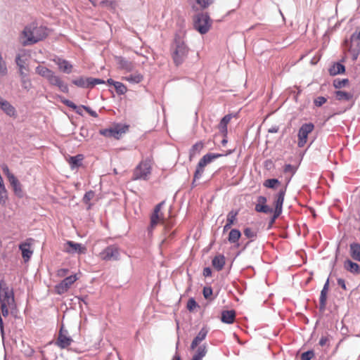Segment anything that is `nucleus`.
<instances>
[{"label":"nucleus","instance_id":"de8ad7c7","mask_svg":"<svg viewBox=\"0 0 360 360\" xmlns=\"http://www.w3.org/2000/svg\"><path fill=\"white\" fill-rule=\"evenodd\" d=\"M203 296L207 300H212V289L210 287H205L203 288Z\"/></svg>","mask_w":360,"mask_h":360},{"label":"nucleus","instance_id":"0e129e2a","mask_svg":"<svg viewBox=\"0 0 360 360\" xmlns=\"http://www.w3.org/2000/svg\"><path fill=\"white\" fill-rule=\"evenodd\" d=\"M338 284L340 285L342 289L346 290V284L345 281L342 278H338Z\"/></svg>","mask_w":360,"mask_h":360},{"label":"nucleus","instance_id":"423d86ee","mask_svg":"<svg viewBox=\"0 0 360 360\" xmlns=\"http://www.w3.org/2000/svg\"><path fill=\"white\" fill-rule=\"evenodd\" d=\"M129 130V125L117 124L113 127L108 129H102L99 130V134L107 138H114L120 139L122 134Z\"/></svg>","mask_w":360,"mask_h":360},{"label":"nucleus","instance_id":"58836bf2","mask_svg":"<svg viewBox=\"0 0 360 360\" xmlns=\"http://www.w3.org/2000/svg\"><path fill=\"white\" fill-rule=\"evenodd\" d=\"M115 88L116 92L120 95H123L127 91V86L120 82H117L115 84Z\"/></svg>","mask_w":360,"mask_h":360},{"label":"nucleus","instance_id":"5701e85b","mask_svg":"<svg viewBox=\"0 0 360 360\" xmlns=\"http://www.w3.org/2000/svg\"><path fill=\"white\" fill-rule=\"evenodd\" d=\"M122 80L129 82L132 84H138L140 83L143 79V76L141 73L136 72L133 74L122 77Z\"/></svg>","mask_w":360,"mask_h":360},{"label":"nucleus","instance_id":"e2e57ef3","mask_svg":"<svg viewBox=\"0 0 360 360\" xmlns=\"http://www.w3.org/2000/svg\"><path fill=\"white\" fill-rule=\"evenodd\" d=\"M212 275V270L210 267H206L203 269V276L205 277L210 276Z\"/></svg>","mask_w":360,"mask_h":360},{"label":"nucleus","instance_id":"680f3d73","mask_svg":"<svg viewBox=\"0 0 360 360\" xmlns=\"http://www.w3.org/2000/svg\"><path fill=\"white\" fill-rule=\"evenodd\" d=\"M284 172L285 173H288V172L293 173L294 172V167L291 165H290V164L285 165V167H284Z\"/></svg>","mask_w":360,"mask_h":360},{"label":"nucleus","instance_id":"338daca9","mask_svg":"<svg viewBox=\"0 0 360 360\" xmlns=\"http://www.w3.org/2000/svg\"><path fill=\"white\" fill-rule=\"evenodd\" d=\"M231 226H232V225H231V224H229L228 223H226V224L224 226L223 232L225 233L226 231L229 230Z\"/></svg>","mask_w":360,"mask_h":360},{"label":"nucleus","instance_id":"3c124183","mask_svg":"<svg viewBox=\"0 0 360 360\" xmlns=\"http://www.w3.org/2000/svg\"><path fill=\"white\" fill-rule=\"evenodd\" d=\"M243 232L244 235L248 238H254L255 237H256V233L253 231L250 228H245Z\"/></svg>","mask_w":360,"mask_h":360},{"label":"nucleus","instance_id":"37998d69","mask_svg":"<svg viewBox=\"0 0 360 360\" xmlns=\"http://www.w3.org/2000/svg\"><path fill=\"white\" fill-rule=\"evenodd\" d=\"M7 73V68L5 62L3 60L0 54V78L5 76Z\"/></svg>","mask_w":360,"mask_h":360},{"label":"nucleus","instance_id":"ddd939ff","mask_svg":"<svg viewBox=\"0 0 360 360\" xmlns=\"http://www.w3.org/2000/svg\"><path fill=\"white\" fill-rule=\"evenodd\" d=\"M47 81L51 85L57 86L58 89L62 92L68 93L69 89L68 85L62 80L59 76L56 75L54 72L52 75H51Z\"/></svg>","mask_w":360,"mask_h":360},{"label":"nucleus","instance_id":"a211bd4d","mask_svg":"<svg viewBox=\"0 0 360 360\" xmlns=\"http://www.w3.org/2000/svg\"><path fill=\"white\" fill-rule=\"evenodd\" d=\"M53 61L58 66V69L63 72L67 74L72 72L73 66L69 61L60 58H57Z\"/></svg>","mask_w":360,"mask_h":360},{"label":"nucleus","instance_id":"79ce46f5","mask_svg":"<svg viewBox=\"0 0 360 360\" xmlns=\"http://www.w3.org/2000/svg\"><path fill=\"white\" fill-rule=\"evenodd\" d=\"M195 1L202 9H205V8H207L214 1V0H195Z\"/></svg>","mask_w":360,"mask_h":360},{"label":"nucleus","instance_id":"5fc2aeb1","mask_svg":"<svg viewBox=\"0 0 360 360\" xmlns=\"http://www.w3.org/2000/svg\"><path fill=\"white\" fill-rule=\"evenodd\" d=\"M94 193L93 191H89L86 193V194L84 196V202L85 203H89V202L94 198Z\"/></svg>","mask_w":360,"mask_h":360},{"label":"nucleus","instance_id":"7c9ffc66","mask_svg":"<svg viewBox=\"0 0 360 360\" xmlns=\"http://www.w3.org/2000/svg\"><path fill=\"white\" fill-rule=\"evenodd\" d=\"M207 347L205 345L198 347L191 360H202L207 354Z\"/></svg>","mask_w":360,"mask_h":360},{"label":"nucleus","instance_id":"39448f33","mask_svg":"<svg viewBox=\"0 0 360 360\" xmlns=\"http://www.w3.org/2000/svg\"><path fill=\"white\" fill-rule=\"evenodd\" d=\"M212 21L207 13L197 14L193 18L194 28L201 34L209 32L212 27Z\"/></svg>","mask_w":360,"mask_h":360},{"label":"nucleus","instance_id":"20e7f679","mask_svg":"<svg viewBox=\"0 0 360 360\" xmlns=\"http://www.w3.org/2000/svg\"><path fill=\"white\" fill-rule=\"evenodd\" d=\"M188 52V49L186 44L181 39H176L174 41V48L172 52V58L176 65H181L186 59Z\"/></svg>","mask_w":360,"mask_h":360},{"label":"nucleus","instance_id":"2f4dec72","mask_svg":"<svg viewBox=\"0 0 360 360\" xmlns=\"http://www.w3.org/2000/svg\"><path fill=\"white\" fill-rule=\"evenodd\" d=\"M72 84L79 87L89 88L90 87L89 77L85 78L83 77H80L72 80Z\"/></svg>","mask_w":360,"mask_h":360},{"label":"nucleus","instance_id":"2eb2a0df","mask_svg":"<svg viewBox=\"0 0 360 360\" xmlns=\"http://www.w3.org/2000/svg\"><path fill=\"white\" fill-rule=\"evenodd\" d=\"M31 241L32 239H27L25 242L21 243L19 245V249L22 252V257L25 262H28L33 253V251L31 250Z\"/></svg>","mask_w":360,"mask_h":360},{"label":"nucleus","instance_id":"69168bd1","mask_svg":"<svg viewBox=\"0 0 360 360\" xmlns=\"http://www.w3.org/2000/svg\"><path fill=\"white\" fill-rule=\"evenodd\" d=\"M278 126H272L271 128L268 129V131L269 133H277L278 131Z\"/></svg>","mask_w":360,"mask_h":360},{"label":"nucleus","instance_id":"f3484780","mask_svg":"<svg viewBox=\"0 0 360 360\" xmlns=\"http://www.w3.org/2000/svg\"><path fill=\"white\" fill-rule=\"evenodd\" d=\"M207 333L208 329L206 327L202 328L201 330L198 333V335L192 341L190 346V349L194 350L195 349H196L197 347L200 344V342H202L206 338Z\"/></svg>","mask_w":360,"mask_h":360},{"label":"nucleus","instance_id":"72a5a7b5","mask_svg":"<svg viewBox=\"0 0 360 360\" xmlns=\"http://www.w3.org/2000/svg\"><path fill=\"white\" fill-rule=\"evenodd\" d=\"M241 237V233L238 229H233L229 232L228 240L231 243H237Z\"/></svg>","mask_w":360,"mask_h":360},{"label":"nucleus","instance_id":"b1692460","mask_svg":"<svg viewBox=\"0 0 360 360\" xmlns=\"http://www.w3.org/2000/svg\"><path fill=\"white\" fill-rule=\"evenodd\" d=\"M10 184L11 185L13 191L15 195H17L19 197L22 196V186L20 183V181L18 180V179L15 176H11V179L8 180Z\"/></svg>","mask_w":360,"mask_h":360},{"label":"nucleus","instance_id":"774afa93","mask_svg":"<svg viewBox=\"0 0 360 360\" xmlns=\"http://www.w3.org/2000/svg\"><path fill=\"white\" fill-rule=\"evenodd\" d=\"M117 82L114 81L113 79H108L107 80V83L110 84V85H113L115 86V84Z\"/></svg>","mask_w":360,"mask_h":360},{"label":"nucleus","instance_id":"a18cd8bd","mask_svg":"<svg viewBox=\"0 0 360 360\" xmlns=\"http://www.w3.org/2000/svg\"><path fill=\"white\" fill-rule=\"evenodd\" d=\"M187 309L193 311L195 308L199 307L198 304L193 298H190L187 302Z\"/></svg>","mask_w":360,"mask_h":360},{"label":"nucleus","instance_id":"c9c22d12","mask_svg":"<svg viewBox=\"0 0 360 360\" xmlns=\"http://www.w3.org/2000/svg\"><path fill=\"white\" fill-rule=\"evenodd\" d=\"M264 186L269 188H277L281 185V182L276 179H269L264 181Z\"/></svg>","mask_w":360,"mask_h":360},{"label":"nucleus","instance_id":"bb28decb","mask_svg":"<svg viewBox=\"0 0 360 360\" xmlns=\"http://www.w3.org/2000/svg\"><path fill=\"white\" fill-rule=\"evenodd\" d=\"M344 266L345 268L351 273H360V266L358 264L353 262L349 259L345 261Z\"/></svg>","mask_w":360,"mask_h":360},{"label":"nucleus","instance_id":"0eeeda50","mask_svg":"<svg viewBox=\"0 0 360 360\" xmlns=\"http://www.w3.org/2000/svg\"><path fill=\"white\" fill-rule=\"evenodd\" d=\"M222 155L219 153H207L199 161L196 170L194 173V181L196 179H200L203 172H204V168L206 165L212 162L215 159L221 157Z\"/></svg>","mask_w":360,"mask_h":360},{"label":"nucleus","instance_id":"9b49d317","mask_svg":"<svg viewBox=\"0 0 360 360\" xmlns=\"http://www.w3.org/2000/svg\"><path fill=\"white\" fill-rule=\"evenodd\" d=\"M72 342L73 340L69 335L68 331L62 326L59 330L56 345L60 349H65L69 347Z\"/></svg>","mask_w":360,"mask_h":360},{"label":"nucleus","instance_id":"f704fd0d","mask_svg":"<svg viewBox=\"0 0 360 360\" xmlns=\"http://www.w3.org/2000/svg\"><path fill=\"white\" fill-rule=\"evenodd\" d=\"M345 71V66L339 63H335L329 70V72L331 75L342 74Z\"/></svg>","mask_w":360,"mask_h":360},{"label":"nucleus","instance_id":"49530a36","mask_svg":"<svg viewBox=\"0 0 360 360\" xmlns=\"http://www.w3.org/2000/svg\"><path fill=\"white\" fill-rule=\"evenodd\" d=\"M327 102V98L318 96L314 100V103L316 107H321Z\"/></svg>","mask_w":360,"mask_h":360},{"label":"nucleus","instance_id":"a19ab883","mask_svg":"<svg viewBox=\"0 0 360 360\" xmlns=\"http://www.w3.org/2000/svg\"><path fill=\"white\" fill-rule=\"evenodd\" d=\"M22 76V86L26 89L29 90L32 87V82L30 79H28L26 75L23 73Z\"/></svg>","mask_w":360,"mask_h":360},{"label":"nucleus","instance_id":"e433bc0d","mask_svg":"<svg viewBox=\"0 0 360 360\" xmlns=\"http://www.w3.org/2000/svg\"><path fill=\"white\" fill-rule=\"evenodd\" d=\"M238 214V210H233L230 211L226 216V223L233 226L237 220Z\"/></svg>","mask_w":360,"mask_h":360},{"label":"nucleus","instance_id":"f257e3e1","mask_svg":"<svg viewBox=\"0 0 360 360\" xmlns=\"http://www.w3.org/2000/svg\"><path fill=\"white\" fill-rule=\"evenodd\" d=\"M287 190V185L279 188L278 192L274 195V210L266 205L267 199L266 197L260 195L257 198V203L255 205V211L264 214L274 213L271 219V224L274 223L275 220L282 213L283 204Z\"/></svg>","mask_w":360,"mask_h":360},{"label":"nucleus","instance_id":"7ed1b4c3","mask_svg":"<svg viewBox=\"0 0 360 360\" xmlns=\"http://www.w3.org/2000/svg\"><path fill=\"white\" fill-rule=\"evenodd\" d=\"M22 35L26 38L24 44H32L38 42L46 37L48 35L47 29L44 27H37L34 25L26 27L23 32Z\"/></svg>","mask_w":360,"mask_h":360},{"label":"nucleus","instance_id":"cd10ccee","mask_svg":"<svg viewBox=\"0 0 360 360\" xmlns=\"http://www.w3.org/2000/svg\"><path fill=\"white\" fill-rule=\"evenodd\" d=\"M36 72L40 76L48 79L50 77L51 75L53 73V71H52L46 67L39 65L36 68Z\"/></svg>","mask_w":360,"mask_h":360},{"label":"nucleus","instance_id":"1a4fd4ad","mask_svg":"<svg viewBox=\"0 0 360 360\" xmlns=\"http://www.w3.org/2000/svg\"><path fill=\"white\" fill-rule=\"evenodd\" d=\"M314 129V125L312 123H305L301 126L298 131L297 146L302 148L305 146L308 140V135Z\"/></svg>","mask_w":360,"mask_h":360},{"label":"nucleus","instance_id":"c85d7f7f","mask_svg":"<svg viewBox=\"0 0 360 360\" xmlns=\"http://www.w3.org/2000/svg\"><path fill=\"white\" fill-rule=\"evenodd\" d=\"M231 120V115H226L221 120L218 128L221 133L226 134L227 132V125L230 122Z\"/></svg>","mask_w":360,"mask_h":360},{"label":"nucleus","instance_id":"6e6552de","mask_svg":"<svg viewBox=\"0 0 360 360\" xmlns=\"http://www.w3.org/2000/svg\"><path fill=\"white\" fill-rule=\"evenodd\" d=\"M151 165L150 161L148 160L141 161L135 168L133 174V180L140 179H146L150 174Z\"/></svg>","mask_w":360,"mask_h":360},{"label":"nucleus","instance_id":"c756f323","mask_svg":"<svg viewBox=\"0 0 360 360\" xmlns=\"http://www.w3.org/2000/svg\"><path fill=\"white\" fill-rule=\"evenodd\" d=\"M350 253L352 257L360 262V244L352 243L350 245Z\"/></svg>","mask_w":360,"mask_h":360},{"label":"nucleus","instance_id":"6e6d98bb","mask_svg":"<svg viewBox=\"0 0 360 360\" xmlns=\"http://www.w3.org/2000/svg\"><path fill=\"white\" fill-rule=\"evenodd\" d=\"M69 272L68 269H60L56 271V275L58 277H65Z\"/></svg>","mask_w":360,"mask_h":360},{"label":"nucleus","instance_id":"9d476101","mask_svg":"<svg viewBox=\"0 0 360 360\" xmlns=\"http://www.w3.org/2000/svg\"><path fill=\"white\" fill-rule=\"evenodd\" d=\"M98 257L103 261L117 260L120 257V250L115 245H109L102 250Z\"/></svg>","mask_w":360,"mask_h":360},{"label":"nucleus","instance_id":"4d7b16f0","mask_svg":"<svg viewBox=\"0 0 360 360\" xmlns=\"http://www.w3.org/2000/svg\"><path fill=\"white\" fill-rule=\"evenodd\" d=\"M330 341V338L328 336H322L321 339L319 340V345L321 347H323L328 344V342Z\"/></svg>","mask_w":360,"mask_h":360},{"label":"nucleus","instance_id":"a878e982","mask_svg":"<svg viewBox=\"0 0 360 360\" xmlns=\"http://www.w3.org/2000/svg\"><path fill=\"white\" fill-rule=\"evenodd\" d=\"M84 160V155L82 154L77 155L75 156L70 157L68 163L72 169L79 167L82 165V162Z\"/></svg>","mask_w":360,"mask_h":360},{"label":"nucleus","instance_id":"bf43d9fd","mask_svg":"<svg viewBox=\"0 0 360 360\" xmlns=\"http://www.w3.org/2000/svg\"><path fill=\"white\" fill-rule=\"evenodd\" d=\"M101 4L111 8H115L116 7V4L114 1H103L101 2Z\"/></svg>","mask_w":360,"mask_h":360},{"label":"nucleus","instance_id":"f8f14e48","mask_svg":"<svg viewBox=\"0 0 360 360\" xmlns=\"http://www.w3.org/2000/svg\"><path fill=\"white\" fill-rule=\"evenodd\" d=\"M78 280L77 274L71 275L65 278L60 283L55 286L56 292L62 295L66 292Z\"/></svg>","mask_w":360,"mask_h":360},{"label":"nucleus","instance_id":"864d4df0","mask_svg":"<svg viewBox=\"0 0 360 360\" xmlns=\"http://www.w3.org/2000/svg\"><path fill=\"white\" fill-rule=\"evenodd\" d=\"M1 168H2L3 172L4 173V174L8 178V180H10L11 179V176H15L14 174H13L10 172L9 168H8V167L6 165H5V164L3 165Z\"/></svg>","mask_w":360,"mask_h":360},{"label":"nucleus","instance_id":"412c9836","mask_svg":"<svg viewBox=\"0 0 360 360\" xmlns=\"http://www.w3.org/2000/svg\"><path fill=\"white\" fill-rule=\"evenodd\" d=\"M236 319V312L234 310H226L221 312V320L223 323H233Z\"/></svg>","mask_w":360,"mask_h":360},{"label":"nucleus","instance_id":"4be33fe9","mask_svg":"<svg viewBox=\"0 0 360 360\" xmlns=\"http://www.w3.org/2000/svg\"><path fill=\"white\" fill-rule=\"evenodd\" d=\"M0 108L10 117H15L16 111L15 108L6 101H0Z\"/></svg>","mask_w":360,"mask_h":360},{"label":"nucleus","instance_id":"4468645a","mask_svg":"<svg viewBox=\"0 0 360 360\" xmlns=\"http://www.w3.org/2000/svg\"><path fill=\"white\" fill-rule=\"evenodd\" d=\"M163 204L164 202H162L155 206L154 212L150 217V229H153L158 224L163 222L164 217L162 213L160 212Z\"/></svg>","mask_w":360,"mask_h":360},{"label":"nucleus","instance_id":"f03ea898","mask_svg":"<svg viewBox=\"0 0 360 360\" xmlns=\"http://www.w3.org/2000/svg\"><path fill=\"white\" fill-rule=\"evenodd\" d=\"M16 303L14 298L13 288L10 287L4 281H0V328L4 333V323L1 316L6 317L9 313L16 309Z\"/></svg>","mask_w":360,"mask_h":360},{"label":"nucleus","instance_id":"6ab92c4d","mask_svg":"<svg viewBox=\"0 0 360 360\" xmlns=\"http://www.w3.org/2000/svg\"><path fill=\"white\" fill-rule=\"evenodd\" d=\"M226 264V258L223 255H216L212 260V265L218 271L223 269Z\"/></svg>","mask_w":360,"mask_h":360},{"label":"nucleus","instance_id":"ea45409f","mask_svg":"<svg viewBox=\"0 0 360 360\" xmlns=\"http://www.w3.org/2000/svg\"><path fill=\"white\" fill-rule=\"evenodd\" d=\"M59 98H60V101L63 104H65L68 107L72 108V110H76L77 112H79L77 110V106L73 102H72L71 101L68 100L62 96H59Z\"/></svg>","mask_w":360,"mask_h":360},{"label":"nucleus","instance_id":"8fccbe9b","mask_svg":"<svg viewBox=\"0 0 360 360\" xmlns=\"http://www.w3.org/2000/svg\"><path fill=\"white\" fill-rule=\"evenodd\" d=\"M90 87L92 88L96 84H105V81L101 79L89 77Z\"/></svg>","mask_w":360,"mask_h":360},{"label":"nucleus","instance_id":"473e14b6","mask_svg":"<svg viewBox=\"0 0 360 360\" xmlns=\"http://www.w3.org/2000/svg\"><path fill=\"white\" fill-rule=\"evenodd\" d=\"M204 147V143L202 141L197 142L195 143L189 152V158L191 160L194 158L197 154L200 153L202 149Z\"/></svg>","mask_w":360,"mask_h":360},{"label":"nucleus","instance_id":"052dcab7","mask_svg":"<svg viewBox=\"0 0 360 360\" xmlns=\"http://www.w3.org/2000/svg\"><path fill=\"white\" fill-rule=\"evenodd\" d=\"M82 108L88 112L89 113L91 116L94 117H97V113L92 110L89 107H86V106H84V105H82Z\"/></svg>","mask_w":360,"mask_h":360},{"label":"nucleus","instance_id":"dca6fc26","mask_svg":"<svg viewBox=\"0 0 360 360\" xmlns=\"http://www.w3.org/2000/svg\"><path fill=\"white\" fill-rule=\"evenodd\" d=\"M65 245L68 247L65 250L68 253L77 252L79 254H85L86 252V248L80 243L69 240L66 243Z\"/></svg>","mask_w":360,"mask_h":360},{"label":"nucleus","instance_id":"4c0bfd02","mask_svg":"<svg viewBox=\"0 0 360 360\" xmlns=\"http://www.w3.org/2000/svg\"><path fill=\"white\" fill-rule=\"evenodd\" d=\"M335 95H336V98L338 101H349L352 97L351 94L343 91H336Z\"/></svg>","mask_w":360,"mask_h":360},{"label":"nucleus","instance_id":"13d9d810","mask_svg":"<svg viewBox=\"0 0 360 360\" xmlns=\"http://www.w3.org/2000/svg\"><path fill=\"white\" fill-rule=\"evenodd\" d=\"M347 82V79H342L338 82L335 81L334 86L335 88H341L342 86H344Z\"/></svg>","mask_w":360,"mask_h":360},{"label":"nucleus","instance_id":"aec40b11","mask_svg":"<svg viewBox=\"0 0 360 360\" xmlns=\"http://www.w3.org/2000/svg\"><path fill=\"white\" fill-rule=\"evenodd\" d=\"M117 64L121 70H125L126 72H131L135 67L133 62L126 60L124 58H117Z\"/></svg>","mask_w":360,"mask_h":360},{"label":"nucleus","instance_id":"c03bdc74","mask_svg":"<svg viewBox=\"0 0 360 360\" xmlns=\"http://www.w3.org/2000/svg\"><path fill=\"white\" fill-rule=\"evenodd\" d=\"M7 200V191L5 186L0 188V202L3 205L6 203Z\"/></svg>","mask_w":360,"mask_h":360},{"label":"nucleus","instance_id":"393cba45","mask_svg":"<svg viewBox=\"0 0 360 360\" xmlns=\"http://www.w3.org/2000/svg\"><path fill=\"white\" fill-rule=\"evenodd\" d=\"M328 287H329V281L327 280L326 283H325L320 295V300H319V304L320 308L323 309L326 304V300H327V293L328 291Z\"/></svg>","mask_w":360,"mask_h":360},{"label":"nucleus","instance_id":"09e8293b","mask_svg":"<svg viewBox=\"0 0 360 360\" xmlns=\"http://www.w3.org/2000/svg\"><path fill=\"white\" fill-rule=\"evenodd\" d=\"M314 356V352L312 350L305 352L301 355V360H311Z\"/></svg>","mask_w":360,"mask_h":360},{"label":"nucleus","instance_id":"603ef678","mask_svg":"<svg viewBox=\"0 0 360 360\" xmlns=\"http://www.w3.org/2000/svg\"><path fill=\"white\" fill-rule=\"evenodd\" d=\"M16 63L18 65V66L20 68V75H23V69L25 68V66H24V61L21 59L20 56H18L16 57Z\"/></svg>","mask_w":360,"mask_h":360}]
</instances>
